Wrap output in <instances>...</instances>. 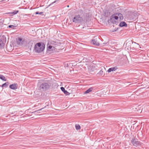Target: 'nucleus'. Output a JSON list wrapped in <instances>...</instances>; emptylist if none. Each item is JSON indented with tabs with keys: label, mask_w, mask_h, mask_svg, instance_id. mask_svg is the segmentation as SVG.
<instances>
[{
	"label": "nucleus",
	"mask_w": 149,
	"mask_h": 149,
	"mask_svg": "<svg viewBox=\"0 0 149 149\" xmlns=\"http://www.w3.org/2000/svg\"><path fill=\"white\" fill-rule=\"evenodd\" d=\"M97 74L99 76H101L103 74V71L101 70L97 73Z\"/></svg>",
	"instance_id": "obj_17"
},
{
	"label": "nucleus",
	"mask_w": 149,
	"mask_h": 149,
	"mask_svg": "<svg viewBox=\"0 0 149 149\" xmlns=\"http://www.w3.org/2000/svg\"><path fill=\"white\" fill-rule=\"evenodd\" d=\"M81 19V17L80 15H76L73 19L72 21L75 23H78L80 22Z\"/></svg>",
	"instance_id": "obj_3"
},
{
	"label": "nucleus",
	"mask_w": 149,
	"mask_h": 149,
	"mask_svg": "<svg viewBox=\"0 0 149 149\" xmlns=\"http://www.w3.org/2000/svg\"><path fill=\"white\" fill-rule=\"evenodd\" d=\"M75 127L77 130H79L80 129V126L79 125H76Z\"/></svg>",
	"instance_id": "obj_19"
},
{
	"label": "nucleus",
	"mask_w": 149,
	"mask_h": 149,
	"mask_svg": "<svg viewBox=\"0 0 149 149\" xmlns=\"http://www.w3.org/2000/svg\"><path fill=\"white\" fill-rule=\"evenodd\" d=\"M116 70V68L115 67H112L109 68L107 70L108 72H110L111 71H115Z\"/></svg>",
	"instance_id": "obj_13"
},
{
	"label": "nucleus",
	"mask_w": 149,
	"mask_h": 149,
	"mask_svg": "<svg viewBox=\"0 0 149 149\" xmlns=\"http://www.w3.org/2000/svg\"><path fill=\"white\" fill-rule=\"evenodd\" d=\"M0 79L4 81H6V80L5 77L1 74H0Z\"/></svg>",
	"instance_id": "obj_16"
},
{
	"label": "nucleus",
	"mask_w": 149,
	"mask_h": 149,
	"mask_svg": "<svg viewBox=\"0 0 149 149\" xmlns=\"http://www.w3.org/2000/svg\"><path fill=\"white\" fill-rule=\"evenodd\" d=\"M44 108H42V109H39L38 111H41V110L43 109H44Z\"/></svg>",
	"instance_id": "obj_24"
},
{
	"label": "nucleus",
	"mask_w": 149,
	"mask_h": 149,
	"mask_svg": "<svg viewBox=\"0 0 149 149\" xmlns=\"http://www.w3.org/2000/svg\"><path fill=\"white\" fill-rule=\"evenodd\" d=\"M58 1L57 0H56V1H54V2H53L52 3L49 5V6H50L51 5H52L54 3H55L57 1Z\"/></svg>",
	"instance_id": "obj_22"
},
{
	"label": "nucleus",
	"mask_w": 149,
	"mask_h": 149,
	"mask_svg": "<svg viewBox=\"0 0 149 149\" xmlns=\"http://www.w3.org/2000/svg\"><path fill=\"white\" fill-rule=\"evenodd\" d=\"M42 13H43V12H40V13H39L38 12H36L35 13V14L37 15V14H39L40 15H41V14H42Z\"/></svg>",
	"instance_id": "obj_20"
},
{
	"label": "nucleus",
	"mask_w": 149,
	"mask_h": 149,
	"mask_svg": "<svg viewBox=\"0 0 149 149\" xmlns=\"http://www.w3.org/2000/svg\"><path fill=\"white\" fill-rule=\"evenodd\" d=\"M51 44L54 45V47H56L57 46L59 45V43L58 42H57L54 41H51Z\"/></svg>",
	"instance_id": "obj_11"
},
{
	"label": "nucleus",
	"mask_w": 149,
	"mask_h": 149,
	"mask_svg": "<svg viewBox=\"0 0 149 149\" xmlns=\"http://www.w3.org/2000/svg\"><path fill=\"white\" fill-rule=\"evenodd\" d=\"M19 12L18 10H14L13 11L9 12L8 14L15 15L17 14Z\"/></svg>",
	"instance_id": "obj_14"
},
{
	"label": "nucleus",
	"mask_w": 149,
	"mask_h": 149,
	"mask_svg": "<svg viewBox=\"0 0 149 149\" xmlns=\"http://www.w3.org/2000/svg\"><path fill=\"white\" fill-rule=\"evenodd\" d=\"M14 26L13 25H10L8 26V27L10 28H12V29L14 28Z\"/></svg>",
	"instance_id": "obj_21"
},
{
	"label": "nucleus",
	"mask_w": 149,
	"mask_h": 149,
	"mask_svg": "<svg viewBox=\"0 0 149 149\" xmlns=\"http://www.w3.org/2000/svg\"><path fill=\"white\" fill-rule=\"evenodd\" d=\"M120 27L127 26V24L125 22H122L120 23L119 25Z\"/></svg>",
	"instance_id": "obj_10"
},
{
	"label": "nucleus",
	"mask_w": 149,
	"mask_h": 149,
	"mask_svg": "<svg viewBox=\"0 0 149 149\" xmlns=\"http://www.w3.org/2000/svg\"><path fill=\"white\" fill-rule=\"evenodd\" d=\"M67 7H69V5L67 6Z\"/></svg>",
	"instance_id": "obj_25"
},
{
	"label": "nucleus",
	"mask_w": 149,
	"mask_h": 149,
	"mask_svg": "<svg viewBox=\"0 0 149 149\" xmlns=\"http://www.w3.org/2000/svg\"><path fill=\"white\" fill-rule=\"evenodd\" d=\"M61 89L66 95H68L70 94V93L65 89L63 87H61Z\"/></svg>",
	"instance_id": "obj_8"
},
{
	"label": "nucleus",
	"mask_w": 149,
	"mask_h": 149,
	"mask_svg": "<svg viewBox=\"0 0 149 149\" xmlns=\"http://www.w3.org/2000/svg\"><path fill=\"white\" fill-rule=\"evenodd\" d=\"M141 50H140V53L141 52Z\"/></svg>",
	"instance_id": "obj_26"
},
{
	"label": "nucleus",
	"mask_w": 149,
	"mask_h": 149,
	"mask_svg": "<svg viewBox=\"0 0 149 149\" xmlns=\"http://www.w3.org/2000/svg\"><path fill=\"white\" fill-rule=\"evenodd\" d=\"M50 85L47 81H46L42 83H39L38 84V89L42 91H45L48 89Z\"/></svg>",
	"instance_id": "obj_1"
},
{
	"label": "nucleus",
	"mask_w": 149,
	"mask_h": 149,
	"mask_svg": "<svg viewBox=\"0 0 149 149\" xmlns=\"http://www.w3.org/2000/svg\"><path fill=\"white\" fill-rule=\"evenodd\" d=\"M22 41V39L21 38H18V41H17V44L18 45H20V42Z\"/></svg>",
	"instance_id": "obj_18"
},
{
	"label": "nucleus",
	"mask_w": 149,
	"mask_h": 149,
	"mask_svg": "<svg viewBox=\"0 0 149 149\" xmlns=\"http://www.w3.org/2000/svg\"><path fill=\"white\" fill-rule=\"evenodd\" d=\"M115 15H117L120 20H122L123 19V15L122 14L118 13H116Z\"/></svg>",
	"instance_id": "obj_9"
},
{
	"label": "nucleus",
	"mask_w": 149,
	"mask_h": 149,
	"mask_svg": "<svg viewBox=\"0 0 149 149\" xmlns=\"http://www.w3.org/2000/svg\"><path fill=\"white\" fill-rule=\"evenodd\" d=\"M132 141V143L135 146H137L139 144V142L137 141V139H133Z\"/></svg>",
	"instance_id": "obj_5"
},
{
	"label": "nucleus",
	"mask_w": 149,
	"mask_h": 149,
	"mask_svg": "<svg viewBox=\"0 0 149 149\" xmlns=\"http://www.w3.org/2000/svg\"><path fill=\"white\" fill-rule=\"evenodd\" d=\"M17 84L14 83L10 85L9 87L12 89L16 90L17 88Z\"/></svg>",
	"instance_id": "obj_6"
},
{
	"label": "nucleus",
	"mask_w": 149,
	"mask_h": 149,
	"mask_svg": "<svg viewBox=\"0 0 149 149\" xmlns=\"http://www.w3.org/2000/svg\"><path fill=\"white\" fill-rule=\"evenodd\" d=\"M45 45L42 42H39L37 43L34 47L35 51L37 53L42 52L45 49Z\"/></svg>",
	"instance_id": "obj_2"
},
{
	"label": "nucleus",
	"mask_w": 149,
	"mask_h": 149,
	"mask_svg": "<svg viewBox=\"0 0 149 149\" xmlns=\"http://www.w3.org/2000/svg\"><path fill=\"white\" fill-rule=\"evenodd\" d=\"M91 43L97 46H98L99 45V43L97 42L95 39L92 40L91 41Z\"/></svg>",
	"instance_id": "obj_7"
},
{
	"label": "nucleus",
	"mask_w": 149,
	"mask_h": 149,
	"mask_svg": "<svg viewBox=\"0 0 149 149\" xmlns=\"http://www.w3.org/2000/svg\"><path fill=\"white\" fill-rule=\"evenodd\" d=\"M48 49H51L52 48V46L51 45H49L48 47Z\"/></svg>",
	"instance_id": "obj_23"
},
{
	"label": "nucleus",
	"mask_w": 149,
	"mask_h": 149,
	"mask_svg": "<svg viewBox=\"0 0 149 149\" xmlns=\"http://www.w3.org/2000/svg\"><path fill=\"white\" fill-rule=\"evenodd\" d=\"M8 82H6L3 84L1 86L0 85V86H1L2 87H5V88H6L7 87V86L8 85Z\"/></svg>",
	"instance_id": "obj_15"
},
{
	"label": "nucleus",
	"mask_w": 149,
	"mask_h": 149,
	"mask_svg": "<svg viewBox=\"0 0 149 149\" xmlns=\"http://www.w3.org/2000/svg\"><path fill=\"white\" fill-rule=\"evenodd\" d=\"M115 13L113 15H112L111 16L110 18V21L113 24L116 23V21H115V22H114L113 21V20H114V19L116 20H117L119 18V17H118V16L117 15H115Z\"/></svg>",
	"instance_id": "obj_4"
},
{
	"label": "nucleus",
	"mask_w": 149,
	"mask_h": 149,
	"mask_svg": "<svg viewBox=\"0 0 149 149\" xmlns=\"http://www.w3.org/2000/svg\"><path fill=\"white\" fill-rule=\"evenodd\" d=\"M93 88L92 87H91L89 88L86 91L84 92V94H87L89 93V92H91L93 90Z\"/></svg>",
	"instance_id": "obj_12"
}]
</instances>
